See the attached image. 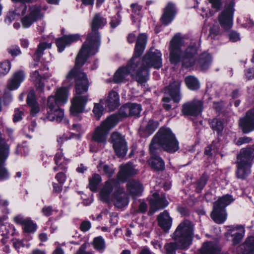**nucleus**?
Masks as SVG:
<instances>
[{
	"instance_id": "1",
	"label": "nucleus",
	"mask_w": 254,
	"mask_h": 254,
	"mask_svg": "<svg viewBox=\"0 0 254 254\" xmlns=\"http://www.w3.org/2000/svg\"><path fill=\"white\" fill-rule=\"evenodd\" d=\"M181 45V39L178 35L175 36L170 45V61L172 64H176L181 61L183 66L189 67L195 65L201 70H206L209 67L212 57L209 53H202L196 60L195 55L197 51L196 44L192 43L182 54L180 50Z\"/></svg>"
},
{
	"instance_id": "2",
	"label": "nucleus",
	"mask_w": 254,
	"mask_h": 254,
	"mask_svg": "<svg viewBox=\"0 0 254 254\" xmlns=\"http://www.w3.org/2000/svg\"><path fill=\"white\" fill-rule=\"evenodd\" d=\"M160 147L170 153H174L179 148L178 141L168 128H161L150 144L149 150L152 155L150 163L151 167L157 170H162L165 166L162 159L156 155Z\"/></svg>"
},
{
	"instance_id": "3",
	"label": "nucleus",
	"mask_w": 254,
	"mask_h": 254,
	"mask_svg": "<svg viewBox=\"0 0 254 254\" xmlns=\"http://www.w3.org/2000/svg\"><path fill=\"white\" fill-rule=\"evenodd\" d=\"M147 40V38L145 34H140L138 36L132 58L126 67L119 68L114 74L113 80L115 83H121L127 80L129 75L134 78L139 83L142 84L146 81V71L143 70V74H141L137 67L139 62L138 57L144 51Z\"/></svg>"
},
{
	"instance_id": "4",
	"label": "nucleus",
	"mask_w": 254,
	"mask_h": 254,
	"mask_svg": "<svg viewBox=\"0 0 254 254\" xmlns=\"http://www.w3.org/2000/svg\"><path fill=\"white\" fill-rule=\"evenodd\" d=\"M92 55L86 54V52H79L75 62V66L66 76L65 82L67 85H71L72 79L75 80V94L88 95L85 94L88 90L89 83L87 75L84 72L79 70V68L83 65L87 58Z\"/></svg>"
},
{
	"instance_id": "5",
	"label": "nucleus",
	"mask_w": 254,
	"mask_h": 254,
	"mask_svg": "<svg viewBox=\"0 0 254 254\" xmlns=\"http://www.w3.org/2000/svg\"><path fill=\"white\" fill-rule=\"evenodd\" d=\"M193 234V226L190 221L186 220L181 223L172 236L175 242L167 243L164 246L166 254H175L178 248H188L191 243Z\"/></svg>"
},
{
	"instance_id": "6",
	"label": "nucleus",
	"mask_w": 254,
	"mask_h": 254,
	"mask_svg": "<svg viewBox=\"0 0 254 254\" xmlns=\"http://www.w3.org/2000/svg\"><path fill=\"white\" fill-rule=\"evenodd\" d=\"M106 23V19L100 14H95L91 22V31L87 35L80 51L89 55H95L98 52L100 45V36L98 30Z\"/></svg>"
},
{
	"instance_id": "7",
	"label": "nucleus",
	"mask_w": 254,
	"mask_h": 254,
	"mask_svg": "<svg viewBox=\"0 0 254 254\" xmlns=\"http://www.w3.org/2000/svg\"><path fill=\"white\" fill-rule=\"evenodd\" d=\"M68 90L65 87L58 88L55 96H50L47 101V114L46 119L50 121L61 122L64 117L63 110L59 105L65 104L68 100Z\"/></svg>"
},
{
	"instance_id": "8",
	"label": "nucleus",
	"mask_w": 254,
	"mask_h": 254,
	"mask_svg": "<svg viewBox=\"0 0 254 254\" xmlns=\"http://www.w3.org/2000/svg\"><path fill=\"white\" fill-rule=\"evenodd\" d=\"M118 187L117 181L114 179L109 180L105 182V185L100 190V197L102 201L109 202L113 199L115 205L118 208H122L127 206L128 200L123 188H119L112 195L114 188Z\"/></svg>"
},
{
	"instance_id": "9",
	"label": "nucleus",
	"mask_w": 254,
	"mask_h": 254,
	"mask_svg": "<svg viewBox=\"0 0 254 254\" xmlns=\"http://www.w3.org/2000/svg\"><path fill=\"white\" fill-rule=\"evenodd\" d=\"M254 159V147L248 146L242 148L237 155V174L238 178H244L251 172V167Z\"/></svg>"
},
{
	"instance_id": "10",
	"label": "nucleus",
	"mask_w": 254,
	"mask_h": 254,
	"mask_svg": "<svg viewBox=\"0 0 254 254\" xmlns=\"http://www.w3.org/2000/svg\"><path fill=\"white\" fill-rule=\"evenodd\" d=\"M138 65L137 68L139 69L141 74H143V70L146 71V81L148 79V69L150 67L160 68L162 66V54L161 52L155 49H151L146 53L142 61L139 58Z\"/></svg>"
},
{
	"instance_id": "11",
	"label": "nucleus",
	"mask_w": 254,
	"mask_h": 254,
	"mask_svg": "<svg viewBox=\"0 0 254 254\" xmlns=\"http://www.w3.org/2000/svg\"><path fill=\"white\" fill-rule=\"evenodd\" d=\"M118 122L117 116L112 115L108 117L95 128L92 133V139L98 143L106 144L110 130L117 124Z\"/></svg>"
},
{
	"instance_id": "12",
	"label": "nucleus",
	"mask_w": 254,
	"mask_h": 254,
	"mask_svg": "<svg viewBox=\"0 0 254 254\" xmlns=\"http://www.w3.org/2000/svg\"><path fill=\"white\" fill-rule=\"evenodd\" d=\"M234 201L232 195L226 194L218 198L214 203L213 211L211 214L212 219L216 223H223L227 219L226 207Z\"/></svg>"
},
{
	"instance_id": "13",
	"label": "nucleus",
	"mask_w": 254,
	"mask_h": 254,
	"mask_svg": "<svg viewBox=\"0 0 254 254\" xmlns=\"http://www.w3.org/2000/svg\"><path fill=\"white\" fill-rule=\"evenodd\" d=\"M88 95L75 94L71 101L70 114L73 116L78 117L80 113H82L88 102Z\"/></svg>"
},
{
	"instance_id": "14",
	"label": "nucleus",
	"mask_w": 254,
	"mask_h": 254,
	"mask_svg": "<svg viewBox=\"0 0 254 254\" xmlns=\"http://www.w3.org/2000/svg\"><path fill=\"white\" fill-rule=\"evenodd\" d=\"M234 2L232 1L220 14L218 20L221 27L225 30L231 28L234 11Z\"/></svg>"
},
{
	"instance_id": "15",
	"label": "nucleus",
	"mask_w": 254,
	"mask_h": 254,
	"mask_svg": "<svg viewBox=\"0 0 254 254\" xmlns=\"http://www.w3.org/2000/svg\"><path fill=\"white\" fill-rule=\"evenodd\" d=\"M110 140L117 155L119 156H124L127 148L124 136L118 132H114L111 136Z\"/></svg>"
},
{
	"instance_id": "16",
	"label": "nucleus",
	"mask_w": 254,
	"mask_h": 254,
	"mask_svg": "<svg viewBox=\"0 0 254 254\" xmlns=\"http://www.w3.org/2000/svg\"><path fill=\"white\" fill-rule=\"evenodd\" d=\"M203 104L201 101L193 100L183 104L182 112L184 115L197 116L201 114Z\"/></svg>"
},
{
	"instance_id": "17",
	"label": "nucleus",
	"mask_w": 254,
	"mask_h": 254,
	"mask_svg": "<svg viewBox=\"0 0 254 254\" xmlns=\"http://www.w3.org/2000/svg\"><path fill=\"white\" fill-rule=\"evenodd\" d=\"M9 154V146L5 142H0V181L8 178L9 175L4 167V162Z\"/></svg>"
},
{
	"instance_id": "18",
	"label": "nucleus",
	"mask_w": 254,
	"mask_h": 254,
	"mask_svg": "<svg viewBox=\"0 0 254 254\" xmlns=\"http://www.w3.org/2000/svg\"><path fill=\"white\" fill-rule=\"evenodd\" d=\"M239 125L245 133L254 130V108L247 111L246 115L240 119Z\"/></svg>"
},
{
	"instance_id": "19",
	"label": "nucleus",
	"mask_w": 254,
	"mask_h": 254,
	"mask_svg": "<svg viewBox=\"0 0 254 254\" xmlns=\"http://www.w3.org/2000/svg\"><path fill=\"white\" fill-rule=\"evenodd\" d=\"M42 17L40 8L36 5L31 6L29 8V13L21 19L22 26L25 28H28Z\"/></svg>"
},
{
	"instance_id": "20",
	"label": "nucleus",
	"mask_w": 254,
	"mask_h": 254,
	"mask_svg": "<svg viewBox=\"0 0 254 254\" xmlns=\"http://www.w3.org/2000/svg\"><path fill=\"white\" fill-rule=\"evenodd\" d=\"M137 172V170L134 168L132 164L128 163L120 166L118 178L120 181L125 182L128 177L136 174Z\"/></svg>"
},
{
	"instance_id": "21",
	"label": "nucleus",
	"mask_w": 254,
	"mask_h": 254,
	"mask_svg": "<svg viewBox=\"0 0 254 254\" xmlns=\"http://www.w3.org/2000/svg\"><path fill=\"white\" fill-rule=\"evenodd\" d=\"M24 78L25 74L23 71L20 70L15 72L8 80L7 89L9 90L17 89Z\"/></svg>"
},
{
	"instance_id": "22",
	"label": "nucleus",
	"mask_w": 254,
	"mask_h": 254,
	"mask_svg": "<svg viewBox=\"0 0 254 254\" xmlns=\"http://www.w3.org/2000/svg\"><path fill=\"white\" fill-rule=\"evenodd\" d=\"M127 188L128 192L132 197L140 196L143 190L142 184L134 180H129L127 183Z\"/></svg>"
},
{
	"instance_id": "23",
	"label": "nucleus",
	"mask_w": 254,
	"mask_h": 254,
	"mask_svg": "<svg viewBox=\"0 0 254 254\" xmlns=\"http://www.w3.org/2000/svg\"><path fill=\"white\" fill-rule=\"evenodd\" d=\"M176 8L174 4L168 3L165 7L164 12L161 17L162 23L167 25L170 23L174 18Z\"/></svg>"
},
{
	"instance_id": "24",
	"label": "nucleus",
	"mask_w": 254,
	"mask_h": 254,
	"mask_svg": "<svg viewBox=\"0 0 254 254\" xmlns=\"http://www.w3.org/2000/svg\"><path fill=\"white\" fill-rule=\"evenodd\" d=\"M79 39V35L78 34L65 35L58 39L56 44L59 51L60 52H63L66 46L76 41Z\"/></svg>"
},
{
	"instance_id": "25",
	"label": "nucleus",
	"mask_w": 254,
	"mask_h": 254,
	"mask_svg": "<svg viewBox=\"0 0 254 254\" xmlns=\"http://www.w3.org/2000/svg\"><path fill=\"white\" fill-rule=\"evenodd\" d=\"M168 204V201L164 196L159 197L157 193L153 194V197L150 200V209L153 212L155 211L163 208Z\"/></svg>"
},
{
	"instance_id": "26",
	"label": "nucleus",
	"mask_w": 254,
	"mask_h": 254,
	"mask_svg": "<svg viewBox=\"0 0 254 254\" xmlns=\"http://www.w3.org/2000/svg\"><path fill=\"white\" fill-rule=\"evenodd\" d=\"M180 86L181 81L179 80L175 81L170 84L167 89V93H166V94L169 95L175 102H178L181 100Z\"/></svg>"
},
{
	"instance_id": "27",
	"label": "nucleus",
	"mask_w": 254,
	"mask_h": 254,
	"mask_svg": "<svg viewBox=\"0 0 254 254\" xmlns=\"http://www.w3.org/2000/svg\"><path fill=\"white\" fill-rule=\"evenodd\" d=\"M228 234L233 237V242L235 245L239 244L242 240L245 233V230L241 226H229Z\"/></svg>"
},
{
	"instance_id": "28",
	"label": "nucleus",
	"mask_w": 254,
	"mask_h": 254,
	"mask_svg": "<svg viewBox=\"0 0 254 254\" xmlns=\"http://www.w3.org/2000/svg\"><path fill=\"white\" fill-rule=\"evenodd\" d=\"M51 43H47L46 42H41L38 45V49L34 55V62L30 65L31 68L34 69L39 67V61L43 54V51L47 49L51 48Z\"/></svg>"
},
{
	"instance_id": "29",
	"label": "nucleus",
	"mask_w": 254,
	"mask_h": 254,
	"mask_svg": "<svg viewBox=\"0 0 254 254\" xmlns=\"http://www.w3.org/2000/svg\"><path fill=\"white\" fill-rule=\"evenodd\" d=\"M141 111V107L139 104L132 103L123 107L121 109L122 116H138Z\"/></svg>"
},
{
	"instance_id": "30",
	"label": "nucleus",
	"mask_w": 254,
	"mask_h": 254,
	"mask_svg": "<svg viewBox=\"0 0 254 254\" xmlns=\"http://www.w3.org/2000/svg\"><path fill=\"white\" fill-rule=\"evenodd\" d=\"M54 159L56 164V166L54 167L53 168L54 171H58L60 170H64L66 168V166L68 162V160L64 157L62 150H58Z\"/></svg>"
},
{
	"instance_id": "31",
	"label": "nucleus",
	"mask_w": 254,
	"mask_h": 254,
	"mask_svg": "<svg viewBox=\"0 0 254 254\" xmlns=\"http://www.w3.org/2000/svg\"><path fill=\"white\" fill-rule=\"evenodd\" d=\"M119 105L118 93L115 91H111L109 94L108 98L105 101V106L108 107L110 110H114L119 107Z\"/></svg>"
},
{
	"instance_id": "32",
	"label": "nucleus",
	"mask_w": 254,
	"mask_h": 254,
	"mask_svg": "<svg viewBox=\"0 0 254 254\" xmlns=\"http://www.w3.org/2000/svg\"><path fill=\"white\" fill-rule=\"evenodd\" d=\"M27 103L31 107V114L35 116L40 111V108L38 103L35 99V96L34 91H30L27 95Z\"/></svg>"
},
{
	"instance_id": "33",
	"label": "nucleus",
	"mask_w": 254,
	"mask_h": 254,
	"mask_svg": "<svg viewBox=\"0 0 254 254\" xmlns=\"http://www.w3.org/2000/svg\"><path fill=\"white\" fill-rule=\"evenodd\" d=\"M158 224L164 230L169 229L172 225V219L168 213L165 211L158 217Z\"/></svg>"
},
{
	"instance_id": "34",
	"label": "nucleus",
	"mask_w": 254,
	"mask_h": 254,
	"mask_svg": "<svg viewBox=\"0 0 254 254\" xmlns=\"http://www.w3.org/2000/svg\"><path fill=\"white\" fill-rule=\"evenodd\" d=\"M219 252L217 245L211 242L204 243L200 250L201 254H218Z\"/></svg>"
},
{
	"instance_id": "35",
	"label": "nucleus",
	"mask_w": 254,
	"mask_h": 254,
	"mask_svg": "<svg viewBox=\"0 0 254 254\" xmlns=\"http://www.w3.org/2000/svg\"><path fill=\"white\" fill-rule=\"evenodd\" d=\"M30 80L33 81L37 89L40 91H43L44 88V83L42 82V76L37 70L31 72Z\"/></svg>"
},
{
	"instance_id": "36",
	"label": "nucleus",
	"mask_w": 254,
	"mask_h": 254,
	"mask_svg": "<svg viewBox=\"0 0 254 254\" xmlns=\"http://www.w3.org/2000/svg\"><path fill=\"white\" fill-rule=\"evenodd\" d=\"M242 247V254H254V236L248 237Z\"/></svg>"
},
{
	"instance_id": "37",
	"label": "nucleus",
	"mask_w": 254,
	"mask_h": 254,
	"mask_svg": "<svg viewBox=\"0 0 254 254\" xmlns=\"http://www.w3.org/2000/svg\"><path fill=\"white\" fill-rule=\"evenodd\" d=\"M185 83L190 90H197L199 88V83L198 79L193 76H188L185 78Z\"/></svg>"
},
{
	"instance_id": "38",
	"label": "nucleus",
	"mask_w": 254,
	"mask_h": 254,
	"mask_svg": "<svg viewBox=\"0 0 254 254\" xmlns=\"http://www.w3.org/2000/svg\"><path fill=\"white\" fill-rule=\"evenodd\" d=\"M101 181L100 175L97 174H94L92 177L89 179V187L92 191L96 190L98 185Z\"/></svg>"
},
{
	"instance_id": "39",
	"label": "nucleus",
	"mask_w": 254,
	"mask_h": 254,
	"mask_svg": "<svg viewBox=\"0 0 254 254\" xmlns=\"http://www.w3.org/2000/svg\"><path fill=\"white\" fill-rule=\"evenodd\" d=\"M23 230L26 233H34L37 229V225L30 218L27 220L22 226Z\"/></svg>"
},
{
	"instance_id": "40",
	"label": "nucleus",
	"mask_w": 254,
	"mask_h": 254,
	"mask_svg": "<svg viewBox=\"0 0 254 254\" xmlns=\"http://www.w3.org/2000/svg\"><path fill=\"white\" fill-rule=\"evenodd\" d=\"M210 126L212 129L218 132H221L223 129V125L222 122L218 119H213L210 122Z\"/></svg>"
},
{
	"instance_id": "41",
	"label": "nucleus",
	"mask_w": 254,
	"mask_h": 254,
	"mask_svg": "<svg viewBox=\"0 0 254 254\" xmlns=\"http://www.w3.org/2000/svg\"><path fill=\"white\" fill-rule=\"evenodd\" d=\"M94 247L97 250L102 251L105 247L104 239L101 237L95 238L94 240Z\"/></svg>"
},
{
	"instance_id": "42",
	"label": "nucleus",
	"mask_w": 254,
	"mask_h": 254,
	"mask_svg": "<svg viewBox=\"0 0 254 254\" xmlns=\"http://www.w3.org/2000/svg\"><path fill=\"white\" fill-rule=\"evenodd\" d=\"M11 64L9 61H5L0 63V73L5 75L10 70Z\"/></svg>"
},
{
	"instance_id": "43",
	"label": "nucleus",
	"mask_w": 254,
	"mask_h": 254,
	"mask_svg": "<svg viewBox=\"0 0 254 254\" xmlns=\"http://www.w3.org/2000/svg\"><path fill=\"white\" fill-rule=\"evenodd\" d=\"M98 168L99 170H100L101 168H102L104 173L109 177L111 176L115 172V169L113 166L108 165H103L102 163L98 166Z\"/></svg>"
},
{
	"instance_id": "44",
	"label": "nucleus",
	"mask_w": 254,
	"mask_h": 254,
	"mask_svg": "<svg viewBox=\"0 0 254 254\" xmlns=\"http://www.w3.org/2000/svg\"><path fill=\"white\" fill-rule=\"evenodd\" d=\"M103 107L100 104H95L93 112L97 119L99 120L103 113Z\"/></svg>"
},
{
	"instance_id": "45",
	"label": "nucleus",
	"mask_w": 254,
	"mask_h": 254,
	"mask_svg": "<svg viewBox=\"0 0 254 254\" xmlns=\"http://www.w3.org/2000/svg\"><path fill=\"white\" fill-rule=\"evenodd\" d=\"M208 180V176L206 175H203L197 183L196 190L200 191L204 187Z\"/></svg>"
},
{
	"instance_id": "46",
	"label": "nucleus",
	"mask_w": 254,
	"mask_h": 254,
	"mask_svg": "<svg viewBox=\"0 0 254 254\" xmlns=\"http://www.w3.org/2000/svg\"><path fill=\"white\" fill-rule=\"evenodd\" d=\"M158 123L157 122L153 120H150L146 127V130L148 133H152L158 127Z\"/></svg>"
},
{
	"instance_id": "47",
	"label": "nucleus",
	"mask_w": 254,
	"mask_h": 254,
	"mask_svg": "<svg viewBox=\"0 0 254 254\" xmlns=\"http://www.w3.org/2000/svg\"><path fill=\"white\" fill-rule=\"evenodd\" d=\"M219 32V27L217 25H213L210 28L209 36L214 38Z\"/></svg>"
},
{
	"instance_id": "48",
	"label": "nucleus",
	"mask_w": 254,
	"mask_h": 254,
	"mask_svg": "<svg viewBox=\"0 0 254 254\" xmlns=\"http://www.w3.org/2000/svg\"><path fill=\"white\" fill-rule=\"evenodd\" d=\"M7 51L12 56H15L20 54L19 48L17 46H11L9 47Z\"/></svg>"
},
{
	"instance_id": "49",
	"label": "nucleus",
	"mask_w": 254,
	"mask_h": 254,
	"mask_svg": "<svg viewBox=\"0 0 254 254\" xmlns=\"http://www.w3.org/2000/svg\"><path fill=\"white\" fill-rule=\"evenodd\" d=\"M229 37L230 40L233 42H237L240 40L239 34L235 31H232L230 32Z\"/></svg>"
},
{
	"instance_id": "50",
	"label": "nucleus",
	"mask_w": 254,
	"mask_h": 254,
	"mask_svg": "<svg viewBox=\"0 0 254 254\" xmlns=\"http://www.w3.org/2000/svg\"><path fill=\"white\" fill-rule=\"evenodd\" d=\"M209 2L211 4V6L216 10L220 9L222 5L221 0H208Z\"/></svg>"
},
{
	"instance_id": "51",
	"label": "nucleus",
	"mask_w": 254,
	"mask_h": 254,
	"mask_svg": "<svg viewBox=\"0 0 254 254\" xmlns=\"http://www.w3.org/2000/svg\"><path fill=\"white\" fill-rule=\"evenodd\" d=\"M23 115V112L20 111L18 109H16L15 110V112L14 114L13 117V122H17L20 121L22 119V116Z\"/></svg>"
},
{
	"instance_id": "52",
	"label": "nucleus",
	"mask_w": 254,
	"mask_h": 254,
	"mask_svg": "<svg viewBox=\"0 0 254 254\" xmlns=\"http://www.w3.org/2000/svg\"><path fill=\"white\" fill-rule=\"evenodd\" d=\"M55 178L60 184L63 185L65 181L66 176L64 173L60 172L56 175Z\"/></svg>"
},
{
	"instance_id": "53",
	"label": "nucleus",
	"mask_w": 254,
	"mask_h": 254,
	"mask_svg": "<svg viewBox=\"0 0 254 254\" xmlns=\"http://www.w3.org/2000/svg\"><path fill=\"white\" fill-rule=\"evenodd\" d=\"M14 221L17 224H20L23 226L26 220H27V218H24L23 216L18 215L15 216L13 218Z\"/></svg>"
},
{
	"instance_id": "54",
	"label": "nucleus",
	"mask_w": 254,
	"mask_h": 254,
	"mask_svg": "<svg viewBox=\"0 0 254 254\" xmlns=\"http://www.w3.org/2000/svg\"><path fill=\"white\" fill-rule=\"evenodd\" d=\"M91 228V223L89 221H83L80 225V230L83 232L88 231Z\"/></svg>"
},
{
	"instance_id": "55",
	"label": "nucleus",
	"mask_w": 254,
	"mask_h": 254,
	"mask_svg": "<svg viewBox=\"0 0 254 254\" xmlns=\"http://www.w3.org/2000/svg\"><path fill=\"white\" fill-rule=\"evenodd\" d=\"M120 22L121 18H120L119 16L118 17H114L112 18L110 24L111 27L114 28L120 23Z\"/></svg>"
},
{
	"instance_id": "56",
	"label": "nucleus",
	"mask_w": 254,
	"mask_h": 254,
	"mask_svg": "<svg viewBox=\"0 0 254 254\" xmlns=\"http://www.w3.org/2000/svg\"><path fill=\"white\" fill-rule=\"evenodd\" d=\"M251 140V139L249 137H242L238 139L236 144L238 145H241L243 144L250 142Z\"/></svg>"
},
{
	"instance_id": "57",
	"label": "nucleus",
	"mask_w": 254,
	"mask_h": 254,
	"mask_svg": "<svg viewBox=\"0 0 254 254\" xmlns=\"http://www.w3.org/2000/svg\"><path fill=\"white\" fill-rule=\"evenodd\" d=\"M131 7L132 9V12L135 14L139 15L140 14V11L142 8L141 6L136 3H132L131 4Z\"/></svg>"
},
{
	"instance_id": "58",
	"label": "nucleus",
	"mask_w": 254,
	"mask_h": 254,
	"mask_svg": "<svg viewBox=\"0 0 254 254\" xmlns=\"http://www.w3.org/2000/svg\"><path fill=\"white\" fill-rule=\"evenodd\" d=\"M245 75L248 79H252L254 78V68L252 67L246 70Z\"/></svg>"
},
{
	"instance_id": "59",
	"label": "nucleus",
	"mask_w": 254,
	"mask_h": 254,
	"mask_svg": "<svg viewBox=\"0 0 254 254\" xmlns=\"http://www.w3.org/2000/svg\"><path fill=\"white\" fill-rule=\"evenodd\" d=\"M42 212L46 216H50L53 212V208L51 206H45L42 208Z\"/></svg>"
},
{
	"instance_id": "60",
	"label": "nucleus",
	"mask_w": 254,
	"mask_h": 254,
	"mask_svg": "<svg viewBox=\"0 0 254 254\" xmlns=\"http://www.w3.org/2000/svg\"><path fill=\"white\" fill-rule=\"evenodd\" d=\"M170 99L169 97L167 96H165L163 98L162 101L164 102L163 107L166 110H169L171 108V106L169 104H168L170 101Z\"/></svg>"
},
{
	"instance_id": "61",
	"label": "nucleus",
	"mask_w": 254,
	"mask_h": 254,
	"mask_svg": "<svg viewBox=\"0 0 254 254\" xmlns=\"http://www.w3.org/2000/svg\"><path fill=\"white\" fill-rule=\"evenodd\" d=\"M8 202L6 200L3 199L0 197V210L5 212Z\"/></svg>"
},
{
	"instance_id": "62",
	"label": "nucleus",
	"mask_w": 254,
	"mask_h": 254,
	"mask_svg": "<svg viewBox=\"0 0 254 254\" xmlns=\"http://www.w3.org/2000/svg\"><path fill=\"white\" fill-rule=\"evenodd\" d=\"M85 248L84 245H81L75 254H92L90 252H86Z\"/></svg>"
},
{
	"instance_id": "63",
	"label": "nucleus",
	"mask_w": 254,
	"mask_h": 254,
	"mask_svg": "<svg viewBox=\"0 0 254 254\" xmlns=\"http://www.w3.org/2000/svg\"><path fill=\"white\" fill-rule=\"evenodd\" d=\"M20 9H21V13L20 12V11H19V10L18 9H15V13H16L17 14H21V15H24L26 13V11L27 9V6L25 5V4H24V3L21 4Z\"/></svg>"
},
{
	"instance_id": "64",
	"label": "nucleus",
	"mask_w": 254,
	"mask_h": 254,
	"mask_svg": "<svg viewBox=\"0 0 254 254\" xmlns=\"http://www.w3.org/2000/svg\"><path fill=\"white\" fill-rule=\"evenodd\" d=\"M18 148L21 152L23 151L25 154H27L28 152V149L26 147V143L25 142H24L21 145H18Z\"/></svg>"
}]
</instances>
